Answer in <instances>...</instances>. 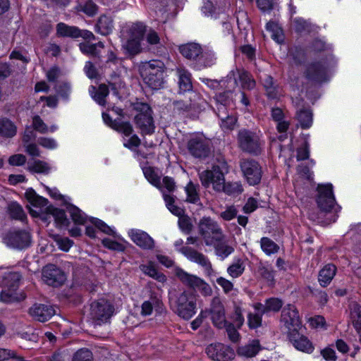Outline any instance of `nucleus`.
Masks as SVG:
<instances>
[{"label": "nucleus", "mask_w": 361, "mask_h": 361, "mask_svg": "<svg viewBox=\"0 0 361 361\" xmlns=\"http://www.w3.org/2000/svg\"><path fill=\"white\" fill-rule=\"evenodd\" d=\"M222 85L226 90L216 94V101L220 103L217 107V115L221 119V128L224 130H232L237 119L234 116H228L226 106L233 101V91L240 85L243 89L251 90L255 86V81L243 68H235L228 74L226 79L221 80Z\"/></svg>", "instance_id": "f257e3e1"}, {"label": "nucleus", "mask_w": 361, "mask_h": 361, "mask_svg": "<svg viewBox=\"0 0 361 361\" xmlns=\"http://www.w3.org/2000/svg\"><path fill=\"white\" fill-rule=\"evenodd\" d=\"M228 171L227 164L224 161L212 166L211 170L200 173L199 176L202 185L209 188L212 185L215 191H224L228 195L239 194L243 192L242 185L239 183H225L224 173Z\"/></svg>", "instance_id": "f03ea898"}, {"label": "nucleus", "mask_w": 361, "mask_h": 361, "mask_svg": "<svg viewBox=\"0 0 361 361\" xmlns=\"http://www.w3.org/2000/svg\"><path fill=\"white\" fill-rule=\"evenodd\" d=\"M171 305L177 314L184 319H190L196 313V295L189 291L170 298Z\"/></svg>", "instance_id": "7ed1b4c3"}, {"label": "nucleus", "mask_w": 361, "mask_h": 361, "mask_svg": "<svg viewBox=\"0 0 361 361\" xmlns=\"http://www.w3.org/2000/svg\"><path fill=\"white\" fill-rule=\"evenodd\" d=\"M20 281V275L18 272H9L2 279V291L0 299L4 302L19 301L25 298L24 295L17 292Z\"/></svg>", "instance_id": "20e7f679"}, {"label": "nucleus", "mask_w": 361, "mask_h": 361, "mask_svg": "<svg viewBox=\"0 0 361 361\" xmlns=\"http://www.w3.org/2000/svg\"><path fill=\"white\" fill-rule=\"evenodd\" d=\"M198 228L207 245H211L214 241L221 240L223 238L221 227L210 217H202L198 224Z\"/></svg>", "instance_id": "39448f33"}, {"label": "nucleus", "mask_w": 361, "mask_h": 361, "mask_svg": "<svg viewBox=\"0 0 361 361\" xmlns=\"http://www.w3.org/2000/svg\"><path fill=\"white\" fill-rule=\"evenodd\" d=\"M281 324L287 334L299 331L301 328V320L296 307L290 304L283 307L281 312Z\"/></svg>", "instance_id": "423d86ee"}, {"label": "nucleus", "mask_w": 361, "mask_h": 361, "mask_svg": "<svg viewBox=\"0 0 361 361\" xmlns=\"http://www.w3.org/2000/svg\"><path fill=\"white\" fill-rule=\"evenodd\" d=\"M114 308L104 299L94 302L90 305V317L97 324L107 322L113 315Z\"/></svg>", "instance_id": "0eeeda50"}, {"label": "nucleus", "mask_w": 361, "mask_h": 361, "mask_svg": "<svg viewBox=\"0 0 361 361\" xmlns=\"http://www.w3.org/2000/svg\"><path fill=\"white\" fill-rule=\"evenodd\" d=\"M136 109L139 111L135 117V123L143 134H151L154 130V124L152 116V109L145 103L137 104Z\"/></svg>", "instance_id": "6e6552de"}, {"label": "nucleus", "mask_w": 361, "mask_h": 361, "mask_svg": "<svg viewBox=\"0 0 361 361\" xmlns=\"http://www.w3.org/2000/svg\"><path fill=\"white\" fill-rule=\"evenodd\" d=\"M243 177L250 185H258L262 179V171L259 164L252 159H243L240 164Z\"/></svg>", "instance_id": "1a4fd4ad"}, {"label": "nucleus", "mask_w": 361, "mask_h": 361, "mask_svg": "<svg viewBox=\"0 0 361 361\" xmlns=\"http://www.w3.org/2000/svg\"><path fill=\"white\" fill-rule=\"evenodd\" d=\"M240 147L245 152L257 154L261 151L262 142L259 137L247 130H241L238 137Z\"/></svg>", "instance_id": "9d476101"}, {"label": "nucleus", "mask_w": 361, "mask_h": 361, "mask_svg": "<svg viewBox=\"0 0 361 361\" xmlns=\"http://www.w3.org/2000/svg\"><path fill=\"white\" fill-rule=\"evenodd\" d=\"M142 76L146 83L153 89L159 88L163 83V71L157 62L145 65L142 70Z\"/></svg>", "instance_id": "9b49d317"}, {"label": "nucleus", "mask_w": 361, "mask_h": 361, "mask_svg": "<svg viewBox=\"0 0 361 361\" xmlns=\"http://www.w3.org/2000/svg\"><path fill=\"white\" fill-rule=\"evenodd\" d=\"M318 197L317 202L322 212H329L335 208V199L333 194V185L330 183L319 185L317 187Z\"/></svg>", "instance_id": "f8f14e48"}, {"label": "nucleus", "mask_w": 361, "mask_h": 361, "mask_svg": "<svg viewBox=\"0 0 361 361\" xmlns=\"http://www.w3.org/2000/svg\"><path fill=\"white\" fill-rule=\"evenodd\" d=\"M25 197L31 205L30 213L32 216H39L42 213L49 210L48 200L36 194L34 190L29 189L25 192Z\"/></svg>", "instance_id": "ddd939ff"}, {"label": "nucleus", "mask_w": 361, "mask_h": 361, "mask_svg": "<svg viewBox=\"0 0 361 361\" xmlns=\"http://www.w3.org/2000/svg\"><path fill=\"white\" fill-rule=\"evenodd\" d=\"M188 149L193 157L204 158L210 153L209 142L200 135H195L188 141Z\"/></svg>", "instance_id": "4468645a"}, {"label": "nucleus", "mask_w": 361, "mask_h": 361, "mask_svg": "<svg viewBox=\"0 0 361 361\" xmlns=\"http://www.w3.org/2000/svg\"><path fill=\"white\" fill-rule=\"evenodd\" d=\"M207 314L210 315L212 324L219 329H223L227 324L225 309L219 298L212 299L209 310Z\"/></svg>", "instance_id": "2eb2a0df"}, {"label": "nucleus", "mask_w": 361, "mask_h": 361, "mask_svg": "<svg viewBox=\"0 0 361 361\" xmlns=\"http://www.w3.org/2000/svg\"><path fill=\"white\" fill-rule=\"evenodd\" d=\"M178 250L190 261L202 267L207 275L211 276L213 274L214 270L212 264L208 258L203 254L188 247H182Z\"/></svg>", "instance_id": "dca6fc26"}, {"label": "nucleus", "mask_w": 361, "mask_h": 361, "mask_svg": "<svg viewBox=\"0 0 361 361\" xmlns=\"http://www.w3.org/2000/svg\"><path fill=\"white\" fill-rule=\"evenodd\" d=\"M207 355L216 361H229L234 357V351L221 343H215L209 345L207 349Z\"/></svg>", "instance_id": "f3484780"}, {"label": "nucleus", "mask_w": 361, "mask_h": 361, "mask_svg": "<svg viewBox=\"0 0 361 361\" xmlns=\"http://www.w3.org/2000/svg\"><path fill=\"white\" fill-rule=\"evenodd\" d=\"M66 279L63 271L54 264L46 266L42 271V279L49 286H59Z\"/></svg>", "instance_id": "a211bd4d"}, {"label": "nucleus", "mask_w": 361, "mask_h": 361, "mask_svg": "<svg viewBox=\"0 0 361 361\" xmlns=\"http://www.w3.org/2000/svg\"><path fill=\"white\" fill-rule=\"evenodd\" d=\"M56 314L55 307L47 304L35 303L29 309L30 316L40 322L48 321Z\"/></svg>", "instance_id": "6ab92c4d"}, {"label": "nucleus", "mask_w": 361, "mask_h": 361, "mask_svg": "<svg viewBox=\"0 0 361 361\" xmlns=\"http://www.w3.org/2000/svg\"><path fill=\"white\" fill-rule=\"evenodd\" d=\"M8 246L17 249H24L31 244V236L25 231H16L11 232L5 238Z\"/></svg>", "instance_id": "aec40b11"}, {"label": "nucleus", "mask_w": 361, "mask_h": 361, "mask_svg": "<svg viewBox=\"0 0 361 361\" xmlns=\"http://www.w3.org/2000/svg\"><path fill=\"white\" fill-rule=\"evenodd\" d=\"M306 78L315 84H320L329 78L326 66L321 63L310 64L306 70Z\"/></svg>", "instance_id": "412c9836"}, {"label": "nucleus", "mask_w": 361, "mask_h": 361, "mask_svg": "<svg viewBox=\"0 0 361 361\" xmlns=\"http://www.w3.org/2000/svg\"><path fill=\"white\" fill-rule=\"evenodd\" d=\"M128 235L130 240L142 249L152 250L154 247L153 238L142 230L131 228L128 231Z\"/></svg>", "instance_id": "4be33fe9"}, {"label": "nucleus", "mask_w": 361, "mask_h": 361, "mask_svg": "<svg viewBox=\"0 0 361 361\" xmlns=\"http://www.w3.org/2000/svg\"><path fill=\"white\" fill-rule=\"evenodd\" d=\"M289 341L293 345L300 351L306 353H312L314 346L312 342L304 335L300 334L298 331L288 335Z\"/></svg>", "instance_id": "5701e85b"}, {"label": "nucleus", "mask_w": 361, "mask_h": 361, "mask_svg": "<svg viewBox=\"0 0 361 361\" xmlns=\"http://www.w3.org/2000/svg\"><path fill=\"white\" fill-rule=\"evenodd\" d=\"M336 270V266L332 264L325 265L319 273L318 281L319 284L322 287L327 286L335 276Z\"/></svg>", "instance_id": "b1692460"}, {"label": "nucleus", "mask_w": 361, "mask_h": 361, "mask_svg": "<svg viewBox=\"0 0 361 361\" xmlns=\"http://www.w3.org/2000/svg\"><path fill=\"white\" fill-rule=\"evenodd\" d=\"M179 50L185 58L190 60H198L202 51L200 45L196 43L183 44L179 47Z\"/></svg>", "instance_id": "393cba45"}, {"label": "nucleus", "mask_w": 361, "mask_h": 361, "mask_svg": "<svg viewBox=\"0 0 361 361\" xmlns=\"http://www.w3.org/2000/svg\"><path fill=\"white\" fill-rule=\"evenodd\" d=\"M163 303L157 297H151L149 300H145L141 305L140 314L142 316H149L152 314L153 310L161 311Z\"/></svg>", "instance_id": "a878e982"}, {"label": "nucleus", "mask_w": 361, "mask_h": 361, "mask_svg": "<svg viewBox=\"0 0 361 361\" xmlns=\"http://www.w3.org/2000/svg\"><path fill=\"white\" fill-rule=\"evenodd\" d=\"M283 302L278 298H270L266 300L265 305L256 303L254 307L261 314H265L268 312H278L282 307Z\"/></svg>", "instance_id": "bb28decb"}, {"label": "nucleus", "mask_w": 361, "mask_h": 361, "mask_svg": "<svg viewBox=\"0 0 361 361\" xmlns=\"http://www.w3.org/2000/svg\"><path fill=\"white\" fill-rule=\"evenodd\" d=\"M226 0H207L204 2L202 11L205 16H212L216 13H219L226 6Z\"/></svg>", "instance_id": "cd10ccee"}, {"label": "nucleus", "mask_w": 361, "mask_h": 361, "mask_svg": "<svg viewBox=\"0 0 361 361\" xmlns=\"http://www.w3.org/2000/svg\"><path fill=\"white\" fill-rule=\"evenodd\" d=\"M89 92L97 103L102 106L105 105V99L109 94V88L106 85H100L97 90L95 87L90 86Z\"/></svg>", "instance_id": "c85d7f7f"}, {"label": "nucleus", "mask_w": 361, "mask_h": 361, "mask_svg": "<svg viewBox=\"0 0 361 361\" xmlns=\"http://www.w3.org/2000/svg\"><path fill=\"white\" fill-rule=\"evenodd\" d=\"M350 319L354 328L361 337V306L356 302L350 305Z\"/></svg>", "instance_id": "c756f323"}, {"label": "nucleus", "mask_w": 361, "mask_h": 361, "mask_svg": "<svg viewBox=\"0 0 361 361\" xmlns=\"http://www.w3.org/2000/svg\"><path fill=\"white\" fill-rule=\"evenodd\" d=\"M177 75L178 77V85L180 90L187 92L192 90V85L191 82L190 73L183 68H177Z\"/></svg>", "instance_id": "7c9ffc66"}, {"label": "nucleus", "mask_w": 361, "mask_h": 361, "mask_svg": "<svg viewBox=\"0 0 361 361\" xmlns=\"http://www.w3.org/2000/svg\"><path fill=\"white\" fill-rule=\"evenodd\" d=\"M140 269L145 274L153 278L159 282L164 283L166 280L165 275L159 272L154 264L151 262L147 264L140 265Z\"/></svg>", "instance_id": "2f4dec72"}, {"label": "nucleus", "mask_w": 361, "mask_h": 361, "mask_svg": "<svg viewBox=\"0 0 361 361\" xmlns=\"http://www.w3.org/2000/svg\"><path fill=\"white\" fill-rule=\"evenodd\" d=\"M177 276L183 283L193 288L194 290H196L198 283L201 282L202 279L201 278L195 275L190 274L183 270H178L177 271Z\"/></svg>", "instance_id": "473e14b6"}, {"label": "nucleus", "mask_w": 361, "mask_h": 361, "mask_svg": "<svg viewBox=\"0 0 361 361\" xmlns=\"http://www.w3.org/2000/svg\"><path fill=\"white\" fill-rule=\"evenodd\" d=\"M56 34L60 37H78L79 29L75 26H69L63 23H59L56 25Z\"/></svg>", "instance_id": "72a5a7b5"}, {"label": "nucleus", "mask_w": 361, "mask_h": 361, "mask_svg": "<svg viewBox=\"0 0 361 361\" xmlns=\"http://www.w3.org/2000/svg\"><path fill=\"white\" fill-rule=\"evenodd\" d=\"M271 116L276 122V128L279 132L285 133L289 126V123L283 120V111L279 108H274L271 111Z\"/></svg>", "instance_id": "f704fd0d"}, {"label": "nucleus", "mask_w": 361, "mask_h": 361, "mask_svg": "<svg viewBox=\"0 0 361 361\" xmlns=\"http://www.w3.org/2000/svg\"><path fill=\"white\" fill-rule=\"evenodd\" d=\"M16 126L7 118L0 119V135L5 137H12L16 134Z\"/></svg>", "instance_id": "c9c22d12"}, {"label": "nucleus", "mask_w": 361, "mask_h": 361, "mask_svg": "<svg viewBox=\"0 0 361 361\" xmlns=\"http://www.w3.org/2000/svg\"><path fill=\"white\" fill-rule=\"evenodd\" d=\"M114 28L112 19L106 16H102L99 18L97 24V32L101 35H106L111 33Z\"/></svg>", "instance_id": "e433bc0d"}, {"label": "nucleus", "mask_w": 361, "mask_h": 361, "mask_svg": "<svg viewBox=\"0 0 361 361\" xmlns=\"http://www.w3.org/2000/svg\"><path fill=\"white\" fill-rule=\"evenodd\" d=\"M260 350L259 342L257 340H253L247 345L239 348L238 353L240 355L252 357L255 356Z\"/></svg>", "instance_id": "4c0bfd02"}, {"label": "nucleus", "mask_w": 361, "mask_h": 361, "mask_svg": "<svg viewBox=\"0 0 361 361\" xmlns=\"http://www.w3.org/2000/svg\"><path fill=\"white\" fill-rule=\"evenodd\" d=\"M260 247L262 251L268 256L276 254L279 250V246L271 239L263 237L260 240Z\"/></svg>", "instance_id": "58836bf2"}, {"label": "nucleus", "mask_w": 361, "mask_h": 361, "mask_svg": "<svg viewBox=\"0 0 361 361\" xmlns=\"http://www.w3.org/2000/svg\"><path fill=\"white\" fill-rule=\"evenodd\" d=\"M267 30L270 33L271 37L277 43L283 41V33L279 25L274 22H269L266 26Z\"/></svg>", "instance_id": "ea45409f"}, {"label": "nucleus", "mask_w": 361, "mask_h": 361, "mask_svg": "<svg viewBox=\"0 0 361 361\" xmlns=\"http://www.w3.org/2000/svg\"><path fill=\"white\" fill-rule=\"evenodd\" d=\"M80 49L83 54L97 56L100 52V49L104 48V44L101 42L97 44H90L88 42L80 43Z\"/></svg>", "instance_id": "a19ab883"}, {"label": "nucleus", "mask_w": 361, "mask_h": 361, "mask_svg": "<svg viewBox=\"0 0 361 361\" xmlns=\"http://www.w3.org/2000/svg\"><path fill=\"white\" fill-rule=\"evenodd\" d=\"M245 271V264L242 259H237L228 268L227 273L232 278L240 276Z\"/></svg>", "instance_id": "79ce46f5"}, {"label": "nucleus", "mask_w": 361, "mask_h": 361, "mask_svg": "<svg viewBox=\"0 0 361 361\" xmlns=\"http://www.w3.org/2000/svg\"><path fill=\"white\" fill-rule=\"evenodd\" d=\"M68 212L75 224L82 225L87 223V218L86 215L77 207L73 205L69 206Z\"/></svg>", "instance_id": "37998d69"}, {"label": "nucleus", "mask_w": 361, "mask_h": 361, "mask_svg": "<svg viewBox=\"0 0 361 361\" xmlns=\"http://www.w3.org/2000/svg\"><path fill=\"white\" fill-rule=\"evenodd\" d=\"M145 31V26L141 23H133L128 27L127 37L135 39H142L144 32Z\"/></svg>", "instance_id": "c03bdc74"}, {"label": "nucleus", "mask_w": 361, "mask_h": 361, "mask_svg": "<svg viewBox=\"0 0 361 361\" xmlns=\"http://www.w3.org/2000/svg\"><path fill=\"white\" fill-rule=\"evenodd\" d=\"M146 179L157 188L161 190L160 177L152 167H145L142 169Z\"/></svg>", "instance_id": "a18cd8bd"}, {"label": "nucleus", "mask_w": 361, "mask_h": 361, "mask_svg": "<svg viewBox=\"0 0 361 361\" xmlns=\"http://www.w3.org/2000/svg\"><path fill=\"white\" fill-rule=\"evenodd\" d=\"M297 118L302 128H309L312 124V114L308 109L299 111Z\"/></svg>", "instance_id": "49530a36"}, {"label": "nucleus", "mask_w": 361, "mask_h": 361, "mask_svg": "<svg viewBox=\"0 0 361 361\" xmlns=\"http://www.w3.org/2000/svg\"><path fill=\"white\" fill-rule=\"evenodd\" d=\"M216 56L215 54L212 50H204L202 51V53L198 58V62L199 63L204 66V67H208L211 66L216 62Z\"/></svg>", "instance_id": "de8ad7c7"}, {"label": "nucleus", "mask_w": 361, "mask_h": 361, "mask_svg": "<svg viewBox=\"0 0 361 361\" xmlns=\"http://www.w3.org/2000/svg\"><path fill=\"white\" fill-rule=\"evenodd\" d=\"M111 128L122 133L126 137L130 136L133 130V127L130 123L123 122L117 120H115V122L111 123Z\"/></svg>", "instance_id": "09e8293b"}, {"label": "nucleus", "mask_w": 361, "mask_h": 361, "mask_svg": "<svg viewBox=\"0 0 361 361\" xmlns=\"http://www.w3.org/2000/svg\"><path fill=\"white\" fill-rule=\"evenodd\" d=\"M32 125L35 130L41 133H53L57 129L56 126H51L49 128L38 116L33 118Z\"/></svg>", "instance_id": "8fccbe9b"}, {"label": "nucleus", "mask_w": 361, "mask_h": 361, "mask_svg": "<svg viewBox=\"0 0 361 361\" xmlns=\"http://www.w3.org/2000/svg\"><path fill=\"white\" fill-rule=\"evenodd\" d=\"M141 39L128 37L127 41L123 44V48L130 54H135L140 51Z\"/></svg>", "instance_id": "3c124183"}, {"label": "nucleus", "mask_w": 361, "mask_h": 361, "mask_svg": "<svg viewBox=\"0 0 361 361\" xmlns=\"http://www.w3.org/2000/svg\"><path fill=\"white\" fill-rule=\"evenodd\" d=\"M29 170L37 173H48L50 171V166L47 162L35 160L29 165Z\"/></svg>", "instance_id": "603ef678"}, {"label": "nucleus", "mask_w": 361, "mask_h": 361, "mask_svg": "<svg viewBox=\"0 0 361 361\" xmlns=\"http://www.w3.org/2000/svg\"><path fill=\"white\" fill-rule=\"evenodd\" d=\"M233 251L234 248L224 242L218 243L215 247L216 254L221 257V259H224L228 257Z\"/></svg>", "instance_id": "864d4df0"}, {"label": "nucleus", "mask_w": 361, "mask_h": 361, "mask_svg": "<svg viewBox=\"0 0 361 361\" xmlns=\"http://www.w3.org/2000/svg\"><path fill=\"white\" fill-rule=\"evenodd\" d=\"M53 239L59 248L64 252H68L73 245V241L67 237H62L59 235H53Z\"/></svg>", "instance_id": "5fc2aeb1"}, {"label": "nucleus", "mask_w": 361, "mask_h": 361, "mask_svg": "<svg viewBox=\"0 0 361 361\" xmlns=\"http://www.w3.org/2000/svg\"><path fill=\"white\" fill-rule=\"evenodd\" d=\"M163 197L169 210L176 216H180L183 214V210L174 204V198L170 195L163 193Z\"/></svg>", "instance_id": "6e6d98bb"}, {"label": "nucleus", "mask_w": 361, "mask_h": 361, "mask_svg": "<svg viewBox=\"0 0 361 361\" xmlns=\"http://www.w3.org/2000/svg\"><path fill=\"white\" fill-rule=\"evenodd\" d=\"M47 212L54 216L58 225L63 226L66 224L68 220L63 210L50 207Z\"/></svg>", "instance_id": "4d7b16f0"}, {"label": "nucleus", "mask_w": 361, "mask_h": 361, "mask_svg": "<svg viewBox=\"0 0 361 361\" xmlns=\"http://www.w3.org/2000/svg\"><path fill=\"white\" fill-rule=\"evenodd\" d=\"M187 194V201L191 203H197L200 200L197 191V186L190 182L185 188Z\"/></svg>", "instance_id": "13d9d810"}, {"label": "nucleus", "mask_w": 361, "mask_h": 361, "mask_svg": "<svg viewBox=\"0 0 361 361\" xmlns=\"http://www.w3.org/2000/svg\"><path fill=\"white\" fill-rule=\"evenodd\" d=\"M8 210L12 218L23 221L25 218V214L21 206L16 202H12L9 204Z\"/></svg>", "instance_id": "bf43d9fd"}, {"label": "nucleus", "mask_w": 361, "mask_h": 361, "mask_svg": "<svg viewBox=\"0 0 361 361\" xmlns=\"http://www.w3.org/2000/svg\"><path fill=\"white\" fill-rule=\"evenodd\" d=\"M178 216V226L180 229L185 234L190 233L193 227L190 219L183 214Z\"/></svg>", "instance_id": "052dcab7"}, {"label": "nucleus", "mask_w": 361, "mask_h": 361, "mask_svg": "<svg viewBox=\"0 0 361 361\" xmlns=\"http://www.w3.org/2000/svg\"><path fill=\"white\" fill-rule=\"evenodd\" d=\"M92 354L87 349L82 348L78 350L73 357L72 361H92Z\"/></svg>", "instance_id": "680f3d73"}, {"label": "nucleus", "mask_w": 361, "mask_h": 361, "mask_svg": "<svg viewBox=\"0 0 361 361\" xmlns=\"http://www.w3.org/2000/svg\"><path fill=\"white\" fill-rule=\"evenodd\" d=\"M255 313H250L247 316V323L251 329H256L262 324V316L260 312L256 310Z\"/></svg>", "instance_id": "e2e57ef3"}, {"label": "nucleus", "mask_w": 361, "mask_h": 361, "mask_svg": "<svg viewBox=\"0 0 361 361\" xmlns=\"http://www.w3.org/2000/svg\"><path fill=\"white\" fill-rule=\"evenodd\" d=\"M89 220L93 224V226H94L97 228H98L103 233L108 234V235H114V228L107 226L102 221H101L98 219H95V218H90Z\"/></svg>", "instance_id": "0e129e2a"}, {"label": "nucleus", "mask_w": 361, "mask_h": 361, "mask_svg": "<svg viewBox=\"0 0 361 361\" xmlns=\"http://www.w3.org/2000/svg\"><path fill=\"white\" fill-rule=\"evenodd\" d=\"M293 27L298 32L309 31L310 23L301 18H295L293 20Z\"/></svg>", "instance_id": "69168bd1"}, {"label": "nucleus", "mask_w": 361, "mask_h": 361, "mask_svg": "<svg viewBox=\"0 0 361 361\" xmlns=\"http://www.w3.org/2000/svg\"><path fill=\"white\" fill-rule=\"evenodd\" d=\"M262 83L267 92V94L271 98H274L276 95L275 88L274 87L273 78L269 75H265L262 80Z\"/></svg>", "instance_id": "338daca9"}, {"label": "nucleus", "mask_w": 361, "mask_h": 361, "mask_svg": "<svg viewBox=\"0 0 361 361\" xmlns=\"http://www.w3.org/2000/svg\"><path fill=\"white\" fill-rule=\"evenodd\" d=\"M259 274L267 281L272 282L274 280L273 270L269 266L260 264L259 267Z\"/></svg>", "instance_id": "774afa93"}]
</instances>
